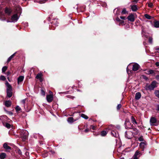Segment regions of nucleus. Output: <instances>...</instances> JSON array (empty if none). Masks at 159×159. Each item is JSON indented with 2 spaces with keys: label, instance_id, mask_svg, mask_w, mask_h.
<instances>
[{
  "label": "nucleus",
  "instance_id": "obj_1",
  "mask_svg": "<svg viewBox=\"0 0 159 159\" xmlns=\"http://www.w3.org/2000/svg\"><path fill=\"white\" fill-rule=\"evenodd\" d=\"M157 82L156 81L154 80L152 82L150 85L147 84L145 87V89L146 90H153L155 88L157 87Z\"/></svg>",
  "mask_w": 159,
  "mask_h": 159
},
{
  "label": "nucleus",
  "instance_id": "obj_2",
  "mask_svg": "<svg viewBox=\"0 0 159 159\" xmlns=\"http://www.w3.org/2000/svg\"><path fill=\"white\" fill-rule=\"evenodd\" d=\"M6 85L7 87V96L10 98L12 96V87L10 84L7 81L6 83Z\"/></svg>",
  "mask_w": 159,
  "mask_h": 159
},
{
  "label": "nucleus",
  "instance_id": "obj_3",
  "mask_svg": "<svg viewBox=\"0 0 159 159\" xmlns=\"http://www.w3.org/2000/svg\"><path fill=\"white\" fill-rule=\"evenodd\" d=\"M20 137L23 140L26 139L28 137V133L27 131L25 129H23L20 131Z\"/></svg>",
  "mask_w": 159,
  "mask_h": 159
},
{
  "label": "nucleus",
  "instance_id": "obj_4",
  "mask_svg": "<svg viewBox=\"0 0 159 159\" xmlns=\"http://www.w3.org/2000/svg\"><path fill=\"white\" fill-rule=\"evenodd\" d=\"M150 125L152 126H157L159 124V122L155 117H151L150 120Z\"/></svg>",
  "mask_w": 159,
  "mask_h": 159
},
{
  "label": "nucleus",
  "instance_id": "obj_5",
  "mask_svg": "<svg viewBox=\"0 0 159 159\" xmlns=\"http://www.w3.org/2000/svg\"><path fill=\"white\" fill-rule=\"evenodd\" d=\"M114 127V126L111 125L109 126V128L112 130L111 132V135L113 136L117 137L118 136V133L117 131L113 130Z\"/></svg>",
  "mask_w": 159,
  "mask_h": 159
},
{
  "label": "nucleus",
  "instance_id": "obj_6",
  "mask_svg": "<svg viewBox=\"0 0 159 159\" xmlns=\"http://www.w3.org/2000/svg\"><path fill=\"white\" fill-rule=\"evenodd\" d=\"M125 127L126 129H129L131 128L132 127V125L131 124L129 120L128 119H126L125 123Z\"/></svg>",
  "mask_w": 159,
  "mask_h": 159
},
{
  "label": "nucleus",
  "instance_id": "obj_7",
  "mask_svg": "<svg viewBox=\"0 0 159 159\" xmlns=\"http://www.w3.org/2000/svg\"><path fill=\"white\" fill-rule=\"evenodd\" d=\"M152 27L156 28H159V21L154 20L153 23L150 21Z\"/></svg>",
  "mask_w": 159,
  "mask_h": 159
},
{
  "label": "nucleus",
  "instance_id": "obj_8",
  "mask_svg": "<svg viewBox=\"0 0 159 159\" xmlns=\"http://www.w3.org/2000/svg\"><path fill=\"white\" fill-rule=\"evenodd\" d=\"M19 19V17L17 14H15L13 15L11 18V21H7V22H16Z\"/></svg>",
  "mask_w": 159,
  "mask_h": 159
},
{
  "label": "nucleus",
  "instance_id": "obj_9",
  "mask_svg": "<svg viewBox=\"0 0 159 159\" xmlns=\"http://www.w3.org/2000/svg\"><path fill=\"white\" fill-rule=\"evenodd\" d=\"M141 34L143 37H144L146 38L148 37V33L146 32L145 28L143 27H142Z\"/></svg>",
  "mask_w": 159,
  "mask_h": 159
},
{
  "label": "nucleus",
  "instance_id": "obj_10",
  "mask_svg": "<svg viewBox=\"0 0 159 159\" xmlns=\"http://www.w3.org/2000/svg\"><path fill=\"white\" fill-rule=\"evenodd\" d=\"M147 144L145 141L141 142L139 144V147L141 148L142 151H143L144 150L145 146Z\"/></svg>",
  "mask_w": 159,
  "mask_h": 159
},
{
  "label": "nucleus",
  "instance_id": "obj_11",
  "mask_svg": "<svg viewBox=\"0 0 159 159\" xmlns=\"http://www.w3.org/2000/svg\"><path fill=\"white\" fill-rule=\"evenodd\" d=\"M140 66L137 63H134L133 65L132 70L134 71L137 70L139 68Z\"/></svg>",
  "mask_w": 159,
  "mask_h": 159
},
{
  "label": "nucleus",
  "instance_id": "obj_12",
  "mask_svg": "<svg viewBox=\"0 0 159 159\" xmlns=\"http://www.w3.org/2000/svg\"><path fill=\"white\" fill-rule=\"evenodd\" d=\"M120 7L116 8L114 10V13L116 16L120 14Z\"/></svg>",
  "mask_w": 159,
  "mask_h": 159
},
{
  "label": "nucleus",
  "instance_id": "obj_13",
  "mask_svg": "<svg viewBox=\"0 0 159 159\" xmlns=\"http://www.w3.org/2000/svg\"><path fill=\"white\" fill-rule=\"evenodd\" d=\"M15 12L16 13H17L18 14H21L22 11V10L20 7L19 6H16L15 7Z\"/></svg>",
  "mask_w": 159,
  "mask_h": 159
},
{
  "label": "nucleus",
  "instance_id": "obj_14",
  "mask_svg": "<svg viewBox=\"0 0 159 159\" xmlns=\"http://www.w3.org/2000/svg\"><path fill=\"white\" fill-rule=\"evenodd\" d=\"M47 101L49 102H51L53 99V97L52 95H48L46 96Z\"/></svg>",
  "mask_w": 159,
  "mask_h": 159
},
{
  "label": "nucleus",
  "instance_id": "obj_15",
  "mask_svg": "<svg viewBox=\"0 0 159 159\" xmlns=\"http://www.w3.org/2000/svg\"><path fill=\"white\" fill-rule=\"evenodd\" d=\"M145 73L148 75L152 74L153 75H155L154 71L151 69L149 70H145Z\"/></svg>",
  "mask_w": 159,
  "mask_h": 159
},
{
  "label": "nucleus",
  "instance_id": "obj_16",
  "mask_svg": "<svg viewBox=\"0 0 159 159\" xmlns=\"http://www.w3.org/2000/svg\"><path fill=\"white\" fill-rule=\"evenodd\" d=\"M128 20L131 22H134V16L133 14H131L127 18Z\"/></svg>",
  "mask_w": 159,
  "mask_h": 159
},
{
  "label": "nucleus",
  "instance_id": "obj_17",
  "mask_svg": "<svg viewBox=\"0 0 159 159\" xmlns=\"http://www.w3.org/2000/svg\"><path fill=\"white\" fill-rule=\"evenodd\" d=\"M141 94L140 92H137V93L135 95V99L136 100H138L141 97Z\"/></svg>",
  "mask_w": 159,
  "mask_h": 159
},
{
  "label": "nucleus",
  "instance_id": "obj_18",
  "mask_svg": "<svg viewBox=\"0 0 159 159\" xmlns=\"http://www.w3.org/2000/svg\"><path fill=\"white\" fill-rule=\"evenodd\" d=\"M77 120V119L74 120L73 118L72 117H69L68 118L67 121L68 123H71L76 121Z\"/></svg>",
  "mask_w": 159,
  "mask_h": 159
},
{
  "label": "nucleus",
  "instance_id": "obj_19",
  "mask_svg": "<svg viewBox=\"0 0 159 159\" xmlns=\"http://www.w3.org/2000/svg\"><path fill=\"white\" fill-rule=\"evenodd\" d=\"M24 79V77L23 76H20L18 78L17 82L18 84H19L20 82H22Z\"/></svg>",
  "mask_w": 159,
  "mask_h": 159
},
{
  "label": "nucleus",
  "instance_id": "obj_20",
  "mask_svg": "<svg viewBox=\"0 0 159 159\" xmlns=\"http://www.w3.org/2000/svg\"><path fill=\"white\" fill-rule=\"evenodd\" d=\"M140 154L141 153L139 151H136L134 156L133 159H137V156Z\"/></svg>",
  "mask_w": 159,
  "mask_h": 159
},
{
  "label": "nucleus",
  "instance_id": "obj_21",
  "mask_svg": "<svg viewBox=\"0 0 159 159\" xmlns=\"http://www.w3.org/2000/svg\"><path fill=\"white\" fill-rule=\"evenodd\" d=\"M116 20L117 21L119 22V25H124V21L123 20H120L119 17H117Z\"/></svg>",
  "mask_w": 159,
  "mask_h": 159
},
{
  "label": "nucleus",
  "instance_id": "obj_22",
  "mask_svg": "<svg viewBox=\"0 0 159 159\" xmlns=\"http://www.w3.org/2000/svg\"><path fill=\"white\" fill-rule=\"evenodd\" d=\"M58 22L57 21V19H55L53 20V21L51 22V24L52 25H54L56 26H58Z\"/></svg>",
  "mask_w": 159,
  "mask_h": 159
},
{
  "label": "nucleus",
  "instance_id": "obj_23",
  "mask_svg": "<svg viewBox=\"0 0 159 159\" xmlns=\"http://www.w3.org/2000/svg\"><path fill=\"white\" fill-rule=\"evenodd\" d=\"M4 148L6 150H10L11 148L8 146L7 143H4L3 145Z\"/></svg>",
  "mask_w": 159,
  "mask_h": 159
},
{
  "label": "nucleus",
  "instance_id": "obj_24",
  "mask_svg": "<svg viewBox=\"0 0 159 159\" xmlns=\"http://www.w3.org/2000/svg\"><path fill=\"white\" fill-rule=\"evenodd\" d=\"M6 157V154L5 153L2 152L0 154V159H4Z\"/></svg>",
  "mask_w": 159,
  "mask_h": 159
},
{
  "label": "nucleus",
  "instance_id": "obj_25",
  "mask_svg": "<svg viewBox=\"0 0 159 159\" xmlns=\"http://www.w3.org/2000/svg\"><path fill=\"white\" fill-rule=\"evenodd\" d=\"M5 105L7 107H10L11 105V102L10 101H7L5 102Z\"/></svg>",
  "mask_w": 159,
  "mask_h": 159
},
{
  "label": "nucleus",
  "instance_id": "obj_26",
  "mask_svg": "<svg viewBox=\"0 0 159 159\" xmlns=\"http://www.w3.org/2000/svg\"><path fill=\"white\" fill-rule=\"evenodd\" d=\"M130 134L131 133L130 132H127V131H126L125 133V137L128 139H130L131 136L129 135V134Z\"/></svg>",
  "mask_w": 159,
  "mask_h": 159
},
{
  "label": "nucleus",
  "instance_id": "obj_27",
  "mask_svg": "<svg viewBox=\"0 0 159 159\" xmlns=\"http://www.w3.org/2000/svg\"><path fill=\"white\" fill-rule=\"evenodd\" d=\"M131 9L132 11H135L137 10L138 8L136 5H133L131 6Z\"/></svg>",
  "mask_w": 159,
  "mask_h": 159
},
{
  "label": "nucleus",
  "instance_id": "obj_28",
  "mask_svg": "<svg viewBox=\"0 0 159 159\" xmlns=\"http://www.w3.org/2000/svg\"><path fill=\"white\" fill-rule=\"evenodd\" d=\"M145 17L148 20H150L153 18V17L151 16L148 14H145L144 15Z\"/></svg>",
  "mask_w": 159,
  "mask_h": 159
},
{
  "label": "nucleus",
  "instance_id": "obj_29",
  "mask_svg": "<svg viewBox=\"0 0 159 159\" xmlns=\"http://www.w3.org/2000/svg\"><path fill=\"white\" fill-rule=\"evenodd\" d=\"M11 10L10 9H8L7 8H6L5 10V13L9 15L11 13Z\"/></svg>",
  "mask_w": 159,
  "mask_h": 159
},
{
  "label": "nucleus",
  "instance_id": "obj_30",
  "mask_svg": "<svg viewBox=\"0 0 159 159\" xmlns=\"http://www.w3.org/2000/svg\"><path fill=\"white\" fill-rule=\"evenodd\" d=\"M131 120L132 122L134 124H137V122L136 121V120H135V118L133 116H131Z\"/></svg>",
  "mask_w": 159,
  "mask_h": 159
},
{
  "label": "nucleus",
  "instance_id": "obj_31",
  "mask_svg": "<svg viewBox=\"0 0 159 159\" xmlns=\"http://www.w3.org/2000/svg\"><path fill=\"white\" fill-rule=\"evenodd\" d=\"M16 52L14 53L11 56H10L8 59L7 60V62H9L11 59L14 57L15 55V54Z\"/></svg>",
  "mask_w": 159,
  "mask_h": 159
},
{
  "label": "nucleus",
  "instance_id": "obj_32",
  "mask_svg": "<svg viewBox=\"0 0 159 159\" xmlns=\"http://www.w3.org/2000/svg\"><path fill=\"white\" fill-rule=\"evenodd\" d=\"M107 132L105 130L102 131L101 133V135L102 136H104L106 135Z\"/></svg>",
  "mask_w": 159,
  "mask_h": 159
},
{
  "label": "nucleus",
  "instance_id": "obj_33",
  "mask_svg": "<svg viewBox=\"0 0 159 159\" xmlns=\"http://www.w3.org/2000/svg\"><path fill=\"white\" fill-rule=\"evenodd\" d=\"M154 93L156 96L159 98V91L156 90L154 92Z\"/></svg>",
  "mask_w": 159,
  "mask_h": 159
},
{
  "label": "nucleus",
  "instance_id": "obj_34",
  "mask_svg": "<svg viewBox=\"0 0 159 159\" xmlns=\"http://www.w3.org/2000/svg\"><path fill=\"white\" fill-rule=\"evenodd\" d=\"M15 109L16 112L20 111L21 109L19 106H17L15 108Z\"/></svg>",
  "mask_w": 159,
  "mask_h": 159
},
{
  "label": "nucleus",
  "instance_id": "obj_35",
  "mask_svg": "<svg viewBox=\"0 0 159 159\" xmlns=\"http://www.w3.org/2000/svg\"><path fill=\"white\" fill-rule=\"evenodd\" d=\"M42 75L41 73H39L37 75L36 78L37 79H40L41 78Z\"/></svg>",
  "mask_w": 159,
  "mask_h": 159
},
{
  "label": "nucleus",
  "instance_id": "obj_36",
  "mask_svg": "<svg viewBox=\"0 0 159 159\" xmlns=\"http://www.w3.org/2000/svg\"><path fill=\"white\" fill-rule=\"evenodd\" d=\"M81 117L85 119H87L88 118V117L84 114H81Z\"/></svg>",
  "mask_w": 159,
  "mask_h": 159
},
{
  "label": "nucleus",
  "instance_id": "obj_37",
  "mask_svg": "<svg viewBox=\"0 0 159 159\" xmlns=\"http://www.w3.org/2000/svg\"><path fill=\"white\" fill-rule=\"evenodd\" d=\"M126 9L125 8H123L122 11H121V13L122 14H125L127 13Z\"/></svg>",
  "mask_w": 159,
  "mask_h": 159
},
{
  "label": "nucleus",
  "instance_id": "obj_38",
  "mask_svg": "<svg viewBox=\"0 0 159 159\" xmlns=\"http://www.w3.org/2000/svg\"><path fill=\"white\" fill-rule=\"evenodd\" d=\"M7 69V67L6 66H3L2 69V72H5Z\"/></svg>",
  "mask_w": 159,
  "mask_h": 159
},
{
  "label": "nucleus",
  "instance_id": "obj_39",
  "mask_svg": "<svg viewBox=\"0 0 159 159\" xmlns=\"http://www.w3.org/2000/svg\"><path fill=\"white\" fill-rule=\"evenodd\" d=\"M6 80L5 77L3 75H1L0 77V80L4 81Z\"/></svg>",
  "mask_w": 159,
  "mask_h": 159
},
{
  "label": "nucleus",
  "instance_id": "obj_40",
  "mask_svg": "<svg viewBox=\"0 0 159 159\" xmlns=\"http://www.w3.org/2000/svg\"><path fill=\"white\" fill-rule=\"evenodd\" d=\"M138 140L140 141H144V139L143 138V136H141L138 138Z\"/></svg>",
  "mask_w": 159,
  "mask_h": 159
},
{
  "label": "nucleus",
  "instance_id": "obj_41",
  "mask_svg": "<svg viewBox=\"0 0 159 159\" xmlns=\"http://www.w3.org/2000/svg\"><path fill=\"white\" fill-rule=\"evenodd\" d=\"M5 126L8 129H10L11 126V125L8 123H6Z\"/></svg>",
  "mask_w": 159,
  "mask_h": 159
},
{
  "label": "nucleus",
  "instance_id": "obj_42",
  "mask_svg": "<svg viewBox=\"0 0 159 159\" xmlns=\"http://www.w3.org/2000/svg\"><path fill=\"white\" fill-rule=\"evenodd\" d=\"M148 42L150 43H151V44L152 43V38L151 37H149V39H148Z\"/></svg>",
  "mask_w": 159,
  "mask_h": 159
},
{
  "label": "nucleus",
  "instance_id": "obj_43",
  "mask_svg": "<svg viewBox=\"0 0 159 159\" xmlns=\"http://www.w3.org/2000/svg\"><path fill=\"white\" fill-rule=\"evenodd\" d=\"M121 104H119L118 105L117 107V109L118 110H119L120 109V107H121Z\"/></svg>",
  "mask_w": 159,
  "mask_h": 159
},
{
  "label": "nucleus",
  "instance_id": "obj_44",
  "mask_svg": "<svg viewBox=\"0 0 159 159\" xmlns=\"http://www.w3.org/2000/svg\"><path fill=\"white\" fill-rule=\"evenodd\" d=\"M21 102L23 105H24L25 102V99H24L22 100L21 101Z\"/></svg>",
  "mask_w": 159,
  "mask_h": 159
},
{
  "label": "nucleus",
  "instance_id": "obj_45",
  "mask_svg": "<svg viewBox=\"0 0 159 159\" xmlns=\"http://www.w3.org/2000/svg\"><path fill=\"white\" fill-rule=\"evenodd\" d=\"M148 6L150 7H152L153 6V4L152 3H148Z\"/></svg>",
  "mask_w": 159,
  "mask_h": 159
},
{
  "label": "nucleus",
  "instance_id": "obj_46",
  "mask_svg": "<svg viewBox=\"0 0 159 159\" xmlns=\"http://www.w3.org/2000/svg\"><path fill=\"white\" fill-rule=\"evenodd\" d=\"M120 18L123 20H125L126 19L125 16H120Z\"/></svg>",
  "mask_w": 159,
  "mask_h": 159
},
{
  "label": "nucleus",
  "instance_id": "obj_47",
  "mask_svg": "<svg viewBox=\"0 0 159 159\" xmlns=\"http://www.w3.org/2000/svg\"><path fill=\"white\" fill-rule=\"evenodd\" d=\"M17 152L19 155H21L22 154V152L20 149L18 150Z\"/></svg>",
  "mask_w": 159,
  "mask_h": 159
},
{
  "label": "nucleus",
  "instance_id": "obj_48",
  "mask_svg": "<svg viewBox=\"0 0 159 159\" xmlns=\"http://www.w3.org/2000/svg\"><path fill=\"white\" fill-rule=\"evenodd\" d=\"M41 93L43 95H44L45 94V93L44 91L42 89L41 90Z\"/></svg>",
  "mask_w": 159,
  "mask_h": 159
},
{
  "label": "nucleus",
  "instance_id": "obj_49",
  "mask_svg": "<svg viewBox=\"0 0 159 159\" xmlns=\"http://www.w3.org/2000/svg\"><path fill=\"white\" fill-rule=\"evenodd\" d=\"M66 97L68 98H73V97L72 96H70V95H67L66 96Z\"/></svg>",
  "mask_w": 159,
  "mask_h": 159
},
{
  "label": "nucleus",
  "instance_id": "obj_50",
  "mask_svg": "<svg viewBox=\"0 0 159 159\" xmlns=\"http://www.w3.org/2000/svg\"><path fill=\"white\" fill-rule=\"evenodd\" d=\"M157 110L158 111H159V104H157Z\"/></svg>",
  "mask_w": 159,
  "mask_h": 159
},
{
  "label": "nucleus",
  "instance_id": "obj_51",
  "mask_svg": "<svg viewBox=\"0 0 159 159\" xmlns=\"http://www.w3.org/2000/svg\"><path fill=\"white\" fill-rule=\"evenodd\" d=\"M155 65L157 66H159V62H156L155 63Z\"/></svg>",
  "mask_w": 159,
  "mask_h": 159
},
{
  "label": "nucleus",
  "instance_id": "obj_52",
  "mask_svg": "<svg viewBox=\"0 0 159 159\" xmlns=\"http://www.w3.org/2000/svg\"><path fill=\"white\" fill-rule=\"evenodd\" d=\"M156 78L157 80H159V75H157L156 77Z\"/></svg>",
  "mask_w": 159,
  "mask_h": 159
},
{
  "label": "nucleus",
  "instance_id": "obj_53",
  "mask_svg": "<svg viewBox=\"0 0 159 159\" xmlns=\"http://www.w3.org/2000/svg\"><path fill=\"white\" fill-rule=\"evenodd\" d=\"M89 131V129H86L85 130H84V131L85 132H88Z\"/></svg>",
  "mask_w": 159,
  "mask_h": 159
},
{
  "label": "nucleus",
  "instance_id": "obj_54",
  "mask_svg": "<svg viewBox=\"0 0 159 159\" xmlns=\"http://www.w3.org/2000/svg\"><path fill=\"white\" fill-rule=\"evenodd\" d=\"M143 78L144 79L146 80H147L148 79V78L147 77H146V76H144Z\"/></svg>",
  "mask_w": 159,
  "mask_h": 159
},
{
  "label": "nucleus",
  "instance_id": "obj_55",
  "mask_svg": "<svg viewBox=\"0 0 159 159\" xmlns=\"http://www.w3.org/2000/svg\"><path fill=\"white\" fill-rule=\"evenodd\" d=\"M126 71H127V72L129 73V70H128V67L127 68H126Z\"/></svg>",
  "mask_w": 159,
  "mask_h": 159
},
{
  "label": "nucleus",
  "instance_id": "obj_56",
  "mask_svg": "<svg viewBox=\"0 0 159 159\" xmlns=\"http://www.w3.org/2000/svg\"><path fill=\"white\" fill-rule=\"evenodd\" d=\"M156 49L157 50H159V47H156Z\"/></svg>",
  "mask_w": 159,
  "mask_h": 159
},
{
  "label": "nucleus",
  "instance_id": "obj_57",
  "mask_svg": "<svg viewBox=\"0 0 159 159\" xmlns=\"http://www.w3.org/2000/svg\"><path fill=\"white\" fill-rule=\"evenodd\" d=\"M51 152L52 153V154H54V153H55V152L54 151H51Z\"/></svg>",
  "mask_w": 159,
  "mask_h": 159
},
{
  "label": "nucleus",
  "instance_id": "obj_58",
  "mask_svg": "<svg viewBox=\"0 0 159 159\" xmlns=\"http://www.w3.org/2000/svg\"><path fill=\"white\" fill-rule=\"evenodd\" d=\"M133 2L135 3H136L137 2V0H134Z\"/></svg>",
  "mask_w": 159,
  "mask_h": 159
},
{
  "label": "nucleus",
  "instance_id": "obj_59",
  "mask_svg": "<svg viewBox=\"0 0 159 159\" xmlns=\"http://www.w3.org/2000/svg\"><path fill=\"white\" fill-rule=\"evenodd\" d=\"M92 128L93 129H94V126H93Z\"/></svg>",
  "mask_w": 159,
  "mask_h": 159
},
{
  "label": "nucleus",
  "instance_id": "obj_60",
  "mask_svg": "<svg viewBox=\"0 0 159 159\" xmlns=\"http://www.w3.org/2000/svg\"><path fill=\"white\" fill-rule=\"evenodd\" d=\"M78 91H80V90L79 89H77V90Z\"/></svg>",
  "mask_w": 159,
  "mask_h": 159
},
{
  "label": "nucleus",
  "instance_id": "obj_61",
  "mask_svg": "<svg viewBox=\"0 0 159 159\" xmlns=\"http://www.w3.org/2000/svg\"><path fill=\"white\" fill-rule=\"evenodd\" d=\"M9 74H10L9 72H8V75H9Z\"/></svg>",
  "mask_w": 159,
  "mask_h": 159
},
{
  "label": "nucleus",
  "instance_id": "obj_62",
  "mask_svg": "<svg viewBox=\"0 0 159 159\" xmlns=\"http://www.w3.org/2000/svg\"><path fill=\"white\" fill-rule=\"evenodd\" d=\"M40 81H42V80H40Z\"/></svg>",
  "mask_w": 159,
  "mask_h": 159
}]
</instances>
